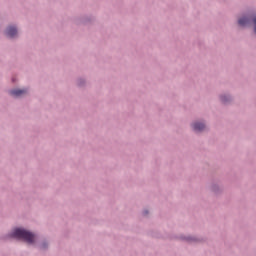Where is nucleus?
Masks as SVG:
<instances>
[{"label":"nucleus","instance_id":"nucleus-1","mask_svg":"<svg viewBox=\"0 0 256 256\" xmlns=\"http://www.w3.org/2000/svg\"><path fill=\"white\" fill-rule=\"evenodd\" d=\"M12 237H16V239H23L26 243H34L35 242V234L21 228H16Z\"/></svg>","mask_w":256,"mask_h":256},{"label":"nucleus","instance_id":"nucleus-2","mask_svg":"<svg viewBox=\"0 0 256 256\" xmlns=\"http://www.w3.org/2000/svg\"><path fill=\"white\" fill-rule=\"evenodd\" d=\"M238 24L240 27H247L248 25L251 24V17L249 16H244L238 20Z\"/></svg>","mask_w":256,"mask_h":256},{"label":"nucleus","instance_id":"nucleus-3","mask_svg":"<svg viewBox=\"0 0 256 256\" xmlns=\"http://www.w3.org/2000/svg\"><path fill=\"white\" fill-rule=\"evenodd\" d=\"M26 93V89H15L10 91V95H12V97H23Z\"/></svg>","mask_w":256,"mask_h":256},{"label":"nucleus","instance_id":"nucleus-4","mask_svg":"<svg viewBox=\"0 0 256 256\" xmlns=\"http://www.w3.org/2000/svg\"><path fill=\"white\" fill-rule=\"evenodd\" d=\"M6 35L7 37H15V35H17V28L13 27V26H10L7 28L6 30Z\"/></svg>","mask_w":256,"mask_h":256},{"label":"nucleus","instance_id":"nucleus-5","mask_svg":"<svg viewBox=\"0 0 256 256\" xmlns=\"http://www.w3.org/2000/svg\"><path fill=\"white\" fill-rule=\"evenodd\" d=\"M193 129L197 132L205 130V124L201 122H196L193 124Z\"/></svg>","mask_w":256,"mask_h":256}]
</instances>
